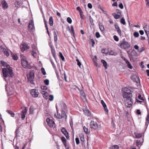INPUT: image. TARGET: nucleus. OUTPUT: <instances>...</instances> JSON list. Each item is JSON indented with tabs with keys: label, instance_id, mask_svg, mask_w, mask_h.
Listing matches in <instances>:
<instances>
[{
	"label": "nucleus",
	"instance_id": "obj_60",
	"mask_svg": "<svg viewBox=\"0 0 149 149\" xmlns=\"http://www.w3.org/2000/svg\"><path fill=\"white\" fill-rule=\"evenodd\" d=\"M95 36L97 38H98L100 37V35L99 32H97L95 33Z\"/></svg>",
	"mask_w": 149,
	"mask_h": 149
},
{
	"label": "nucleus",
	"instance_id": "obj_54",
	"mask_svg": "<svg viewBox=\"0 0 149 149\" xmlns=\"http://www.w3.org/2000/svg\"><path fill=\"white\" fill-rule=\"evenodd\" d=\"M50 61L52 65V66H53V68L55 69H56V67L55 66V65L54 64V62L51 59H50Z\"/></svg>",
	"mask_w": 149,
	"mask_h": 149
},
{
	"label": "nucleus",
	"instance_id": "obj_30",
	"mask_svg": "<svg viewBox=\"0 0 149 149\" xmlns=\"http://www.w3.org/2000/svg\"><path fill=\"white\" fill-rule=\"evenodd\" d=\"M147 27H148V26H147V25H146V26H145V27H143V28L144 29V30H145V33H146L147 35V37H148V44H149V36L148 35V33H147L148 32V31L146 30V29H145V28H147Z\"/></svg>",
	"mask_w": 149,
	"mask_h": 149
},
{
	"label": "nucleus",
	"instance_id": "obj_56",
	"mask_svg": "<svg viewBox=\"0 0 149 149\" xmlns=\"http://www.w3.org/2000/svg\"><path fill=\"white\" fill-rule=\"evenodd\" d=\"M116 31L118 33L119 35L121 36V30L120 28H118L116 30Z\"/></svg>",
	"mask_w": 149,
	"mask_h": 149
},
{
	"label": "nucleus",
	"instance_id": "obj_23",
	"mask_svg": "<svg viewBox=\"0 0 149 149\" xmlns=\"http://www.w3.org/2000/svg\"><path fill=\"white\" fill-rule=\"evenodd\" d=\"M101 62L103 64V65L105 68V69H107V62L103 59H102L101 60Z\"/></svg>",
	"mask_w": 149,
	"mask_h": 149
},
{
	"label": "nucleus",
	"instance_id": "obj_9",
	"mask_svg": "<svg viewBox=\"0 0 149 149\" xmlns=\"http://www.w3.org/2000/svg\"><path fill=\"white\" fill-rule=\"evenodd\" d=\"M30 93L32 96L34 97H37L39 94V92L37 90L36 91V90L34 89L31 90Z\"/></svg>",
	"mask_w": 149,
	"mask_h": 149
},
{
	"label": "nucleus",
	"instance_id": "obj_31",
	"mask_svg": "<svg viewBox=\"0 0 149 149\" xmlns=\"http://www.w3.org/2000/svg\"><path fill=\"white\" fill-rule=\"evenodd\" d=\"M112 15L114 18L116 19L119 18L120 17V15L116 14V13H113Z\"/></svg>",
	"mask_w": 149,
	"mask_h": 149
},
{
	"label": "nucleus",
	"instance_id": "obj_29",
	"mask_svg": "<svg viewBox=\"0 0 149 149\" xmlns=\"http://www.w3.org/2000/svg\"><path fill=\"white\" fill-rule=\"evenodd\" d=\"M83 129L85 133L86 134H89L90 133V131H88V129L86 128L85 126H84Z\"/></svg>",
	"mask_w": 149,
	"mask_h": 149
},
{
	"label": "nucleus",
	"instance_id": "obj_20",
	"mask_svg": "<svg viewBox=\"0 0 149 149\" xmlns=\"http://www.w3.org/2000/svg\"><path fill=\"white\" fill-rule=\"evenodd\" d=\"M11 55L12 57V58L15 60H17L18 59V57L17 55L16 54H14L11 53Z\"/></svg>",
	"mask_w": 149,
	"mask_h": 149
},
{
	"label": "nucleus",
	"instance_id": "obj_8",
	"mask_svg": "<svg viewBox=\"0 0 149 149\" xmlns=\"http://www.w3.org/2000/svg\"><path fill=\"white\" fill-rule=\"evenodd\" d=\"M21 61L22 65L23 67L24 68H27L28 67V62L23 58L21 59Z\"/></svg>",
	"mask_w": 149,
	"mask_h": 149
},
{
	"label": "nucleus",
	"instance_id": "obj_43",
	"mask_svg": "<svg viewBox=\"0 0 149 149\" xmlns=\"http://www.w3.org/2000/svg\"><path fill=\"white\" fill-rule=\"evenodd\" d=\"M48 93L47 92H45V93L43 94V97L44 98H45V99H47V97L48 96Z\"/></svg>",
	"mask_w": 149,
	"mask_h": 149
},
{
	"label": "nucleus",
	"instance_id": "obj_45",
	"mask_svg": "<svg viewBox=\"0 0 149 149\" xmlns=\"http://www.w3.org/2000/svg\"><path fill=\"white\" fill-rule=\"evenodd\" d=\"M120 22L121 24H123V25H125V19L123 17L120 20Z\"/></svg>",
	"mask_w": 149,
	"mask_h": 149
},
{
	"label": "nucleus",
	"instance_id": "obj_28",
	"mask_svg": "<svg viewBox=\"0 0 149 149\" xmlns=\"http://www.w3.org/2000/svg\"><path fill=\"white\" fill-rule=\"evenodd\" d=\"M134 134L135 136V137L136 138H140L142 137V134L140 133H138L136 132H135Z\"/></svg>",
	"mask_w": 149,
	"mask_h": 149
},
{
	"label": "nucleus",
	"instance_id": "obj_49",
	"mask_svg": "<svg viewBox=\"0 0 149 149\" xmlns=\"http://www.w3.org/2000/svg\"><path fill=\"white\" fill-rule=\"evenodd\" d=\"M85 113H87V115L88 116H91V112L88 110H86Z\"/></svg>",
	"mask_w": 149,
	"mask_h": 149
},
{
	"label": "nucleus",
	"instance_id": "obj_48",
	"mask_svg": "<svg viewBox=\"0 0 149 149\" xmlns=\"http://www.w3.org/2000/svg\"><path fill=\"white\" fill-rule=\"evenodd\" d=\"M44 83L46 85H48L49 84V80L48 79H46L44 80Z\"/></svg>",
	"mask_w": 149,
	"mask_h": 149
},
{
	"label": "nucleus",
	"instance_id": "obj_52",
	"mask_svg": "<svg viewBox=\"0 0 149 149\" xmlns=\"http://www.w3.org/2000/svg\"><path fill=\"white\" fill-rule=\"evenodd\" d=\"M89 18H90V22H91V24L92 25H94V24L93 22V19L92 18V17H91V16H90Z\"/></svg>",
	"mask_w": 149,
	"mask_h": 149
},
{
	"label": "nucleus",
	"instance_id": "obj_6",
	"mask_svg": "<svg viewBox=\"0 0 149 149\" xmlns=\"http://www.w3.org/2000/svg\"><path fill=\"white\" fill-rule=\"evenodd\" d=\"M46 121L48 125L50 127H54V125H55L54 121L48 118L46 119Z\"/></svg>",
	"mask_w": 149,
	"mask_h": 149
},
{
	"label": "nucleus",
	"instance_id": "obj_21",
	"mask_svg": "<svg viewBox=\"0 0 149 149\" xmlns=\"http://www.w3.org/2000/svg\"><path fill=\"white\" fill-rule=\"evenodd\" d=\"M99 25L100 31L103 32L104 31V25L100 22L99 23Z\"/></svg>",
	"mask_w": 149,
	"mask_h": 149
},
{
	"label": "nucleus",
	"instance_id": "obj_63",
	"mask_svg": "<svg viewBox=\"0 0 149 149\" xmlns=\"http://www.w3.org/2000/svg\"><path fill=\"white\" fill-rule=\"evenodd\" d=\"M83 13H81L79 14L82 20L84 18V15Z\"/></svg>",
	"mask_w": 149,
	"mask_h": 149
},
{
	"label": "nucleus",
	"instance_id": "obj_35",
	"mask_svg": "<svg viewBox=\"0 0 149 149\" xmlns=\"http://www.w3.org/2000/svg\"><path fill=\"white\" fill-rule=\"evenodd\" d=\"M5 89L6 91L8 92H10L11 91V90L10 89L9 87L8 86V85L7 84H6L5 85Z\"/></svg>",
	"mask_w": 149,
	"mask_h": 149
},
{
	"label": "nucleus",
	"instance_id": "obj_3",
	"mask_svg": "<svg viewBox=\"0 0 149 149\" xmlns=\"http://www.w3.org/2000/svg\"><path fill=\"white\" fill-rule=\"evenodd\" d=\"M28 81L31 84H34L35 80L34 72L33 70H31L29 73L27 75Z\"/></svg>",
	"mask_w": 149,
	"mask_h": 149
},
{
	"label": "nucleus",
	"instance_id": "obj_7",
	"mask_svg": "<svg viewBox=\"0 0 149 149\" xmlns=\"http://www.w3.org/2000/svg\"><path fill=\"white\" fill-rule=\"evenodd\" d=\"M90 127L94 130L98 128V125L96 122L93 121H91L90 123Z\"/></svg>",
	"mask_w": 149,
	"mask_h": 149
},
{
	"label": "nucleus",
	"instance_id": "obj_42",
	"mask_svg": "<svg viewBox=\"0 0 149 149\" xmlns=\"http://www.w3.org/2000/svg\"><path fill=\"white\" fill-rule=\"evenodd\" d=\"M41 72L42 73V74L44 75H45L46 74V72L45 71V69L43 68H41Z\"/></svg>",
	"mask_w": 149,
	"mask_h": 149
},
{
	"label": "nucleus",
	"instance_id": "obj_12",
	"mask_svg": "<svg viewBox=\"0 0 149 149\" xmlns=\"http://www.w3.org/2000/svg\"><path fill=\"white\" fill-rule=\"evenodd\" d=\"M34 27V24L33 21L32 19H31L29 21V23L28 27L31 30Z\"/></svg>",
	"mask_w": 149,
	"mask_h": 149
},
{
	"label": "nucleus",
	"instance_id": "obj_10",
	"mask_svg": "<svg viewBox=\"0 0 149 149\" xmlns=\"http://www.w3.org/2000/svg\"><path fill=\"white\" fill-rule=\"evenodd\" d=\"M61 131L65 136L67 139H69V136L68 132L65 128H63L61 129Z\"/></svg>",
	"mask_w": 149,
	"mask_h": 149
},
{
	"label": "nucleus",
	"instance_id": "obj_24",
	"mask_svg": "<svg viewBox=\"0 0 149 149\" xmlns=\"http://www.w3.org/2000/svg\"><path fill=\"white\" fill-rule=\"evenodd\" d=\"M51 52L52 54V56L56 60V54L55 53V51L54 48L51 49Z\"/></svg>",
	"mask_w": 149,
	"mask_h": 149
},
{
	"label": "nucleus",
	"instance_id": "obj_18",
	"mask_svg": "<svg viewBox=\"0 0 149 149\" xmlns=\"http://www.w3.org/2000/svg\"><path fill=\"white\" fill-rule=\"evenodd\" d=\"M69 30L70 31V32L71 33V34L72 35H73V36L74 37H75V32L74 30L73 26L72 25H71L70 26L71 30H70V28L69 27Z\"/></svg>",
	"mask_w": 149,
	"mask_h": 149
},
{
	"label": "nucleus",
	"instance_id": "obj_13",
	"mask_svg": "<svg viewBox=\"0 0 149 149\" xmlns=\"http://www.w3.org/2000/svg\"><path fill=\"white\" fill-rule=\"evenodd\" d=\"M101 102L102 105L103 107L104 108V111L107 113H108V109L107 107V105L106 104L104 103V102L103 101V100H102L101 101Z\"/></svg>",
	"mask_w": 149,
	"mask_h": 149
},
{
	"label": "nucleus",
	"instance_id": "obj_4",
	"mask_svg": "<svg viewBox=\"0 0 149 149\" xmlns=\"http://www.w3.org/2000/svg\"><path fill=\"white\" fill-rule=\"evenodd\" d=\"M120 47L122 49H126L130 48V46L129 43L124 39L123 40L122 43L120 44Z\"/></svg>",
	"mask_w": 149,
	"mask_h": 149
},
{
	"label": "nucleus",
	"instance_id": "obj_11",
	"mask_svg": "<svg viewBox=\"0 0 149 149\" xmlns=\"http://www.w3.org/2000/svg\"><path fill=\"white\" fill-rule=\"evenodd\" d=\"M1 4L2 6V8L4 9H7L8 8V3L5 0L1 1Z\"/></svg>",
	"mask_w": 149,
	"mask_h": 149
},
{
	"label": "nucleus",
	"instance_id": "obj_15",
	"mask_svg": "<svg viewBox=\"0 0 149 149\" xmlns=\"http://www.w3.org/2000/svg\"><path fill=\"white\" fill-rule=\"evenodd\" d=\"M2 51L4 54L7 57H8L9 55V53L8 52V50L3 47L2 48Z\"/></svg>",
	"mask_w": 149,
	"mask_h": 149
},
{
	"label": "nucleus",
	"instance_id": "obj_50",
	"mask_svg": "<svg viewBox=\"0 0 149 149\" xmlns=\"http://www.w3.org/2000/svg\"><path fill=\"white\" fill-rule=\"evenodd\" d=\"M20 4V3L19 1H17L15 2L14 3V5L15 6V7H18V6H19Z\"/></svg>",
	"mask_w": 149,
	"mask_h": 149
},
{
	"label": "nucleus",
	"instance_id": "obj_58",
	"mask_svg": "<svg viewBox=\"0 0 149 149\" xmlns=\"http://www.w3.org/2000/svg\"><path fill=\"white\" fill-rule=\"evenodd\" d=\"M75 141L77 145H78L79 143V141L78 138L77 137L75 138Z\"/></svg>",
	"mask_w": 149,
	"mask_h": 149
},
{
	"label": "nucleus",
	"instance_id": "obj_37",
	"mask_svg": "<svg viewBox=\"0 0 149 149\" xmlns=\"http://www.w3.org/2000/svg\"><path fill=\"white\" fill-rule=\"evenodd\" d=\"M79 137L82 143H83L84 141V136L81 134V135L79 136Z\"/></svg>",
	"mask_w": 149,
	"mask_h": 149
},
{
	"label": "nucleus",
	"instance_id": "obj_26",
	"mask_svg": "<svg viewBox=\"0 0 149 149\" xmlns=\"http://www.w3.org/2000/svg\"><path fill=\"white\" fill-rule=\"evenodd\" d=\"M49 23L51 26H52L53 24V18L52 17H50L49 20Z\"/></svg>",
	"mask_w": 149,
	"mask_h": 149
},
{
	"label": "nucleus",
	"instance_id": "obj_47",
	"mask_svg": "<svg viewBox=\"0 0 149 149\" xmlns=\"http://www.w3.org/2000/svg\"><path fill=\"white\" fill-rule=\"evenodd\" d=\"M77 10L79 11V14L81 13H83V12L82 10L81 9V8L79 7L78 6L77 7Z\"/></svg>",
	"mask_w": 149,
	"mask_h": 149
},
{
	"label": "nucleus",
	"instance_id": "obj_41",
	"mask_svg": "<svg viewBox=\"0 0 149 149\" xmlns=\"http://www.w3.org/2000/svg\"><path fill=\"white\" fill-rule=\"evenodd\" d=\"M43 20H44V21L45 24V27L46 28H47L48 26H47V22L45 20V17L43 15Z\"/></svg>",
	"mask_w": 149,
	"mask_h": 149
},
{
	"label": "nucleus",
	"instance_id": "obj_2",
	"mask_svg": "<svg viewBox=\"0 0 149 149\" xmlns=\"http://www.w3.org/2000/svg\"><path fill=\"white\" fill-rule=\"evenodd\" d=\"M6 68H3L2 69V71L3 76L5 78H7L8 77H13L14 76L12 68L8 64L6 66Z\"/></svg>",
	"mask_w": 149,
	"mask_h": 149
},
{
	"label": "nucleus",
	"instance_id": "obj_5",
	"mask_svg": "<svg viewBox=\"0 0 149 149\" xmlns=\"http://www.w3.org/2000/svg\"><path fill=\"white\" fill-rule=\"evenodd\" d=\"M61 115L60 114H58L57 113V115L56 116V117L58 119H61L62 118H65V119L67 118V115L65 112V111H61Z\"/></svg>",
	"mask_w": 149,
	"mask_h": 149
},
{
	"label": "nucleus",
	"instance_id": "obj_44",
	"mask_svg": "<svg viewBox=\"0 0 149 149\" xmlns=\"http://www.w3.org/2000/svg\"><path fill=\"white\" fill-rule=\"evenodd\" d=\"M133 35L135 38H137L139 37V34L138 32H135L134 33Z\"/></svg>",
	"mask_w": 149,
	"mask_h": 149
},
{
	"label": "nucleus",
	"instance_id": "obj_27",
	"mask_svg": "<svg viewBox=\"0 0 149 149\" xmlns=\"http://www.w3.org/2000/svg\"><path fill=\"white\" fill-rule=\"evenodd\" d=\"M109 54L111 55L116 56L117 54V53L116 52L111 50L109 52Z\"/></svg>",
	"mask_w": 149,
	"mask_h": 149
},
{
	"label": "nucleus",
	"instance_id": "obj_64",
	"mask_svg": "<svg viewBox=\"0 0 149 149\" xmlns=\"http://www.w3.org/2000/svg\"><path fill=\"white\" fill-rule=\"evenodd\" d=\"M121 9H122L123 8V4L122 3H120L118 6Z\"/></svg>",
	"mask_w": 149,
	"mask_h": 149
},
{
	"label": "nucleus",
	"instance_id": "obj_61",
	"mask_svg": "<svg viewBox=\"0 0 149 149\" xmlns=\"http://www.w3.org/2000/svg\"><path fill=\"white\" fill-rule=\"evenodd\" d=\"M138 97L139 99L142 100L143 101H144L145 100V99L142 97L141 95H139Z\"/></svg>",
	"mask_w": 149,
	"mask_h": 149
},
{
	"label": "nucleus",
	"instance_id": "obj_19",
	"mask_svg": "<svg viewBox=\"0 0 149 149\" xmlns=\"http://www.w3.org/2000/svg\"><path fill=\"white\" fill-rule=\"evenodd\" d=\"M61 111H66L67 109V107L65 104L64 102L62 103L61 104Z\"/></svg>",
	"mask_w": 149,
	"mask_h": 149
},
{
	"label": "nucleus",
	"instance_id": "obj_1",
	"mask_svg": "<svg viewBox=\"0 0 149 149\" xmlns=\"http://www.w3.org/2000/svg\"><path fill=\"white\" fill-rule=\"evenodd\" d=\"M123 96L125 102L126 106L127 107L130 108L132 105L133 100L132 98V94L131 92H123Z\"/></svg>",
	"mask_w": 149,
	"mask_h": 149
},
{
	"label": "nucleus",
	"instance_id": "obj_25",
	"mask_svg": "<svg viewBox=\"0 0 149 149\" xmlns=\"http://www.w3.org/2000/svg\"><path fill=\"white\" fill-rule=\"evenodd\" d=\"M6 111L11 115V116L12 117H14L15 116V114L11 111L10 110H6Z\"/></svg>",
	"mask_w": 149,
	"mask_h": 149
},
{
	"label": "nucleus",
	"instance_id": "obj_17",
	"mask_svg": "<svg viewBox=\"0 0 149 149\" xmlns=\"http://www.w3.org/2000/svg\"><path fill=\"white\" fill-rule=\"evenodd\" d=\"M21 50L22 52L24 51L26 49H29V47L27 45V44L26 43H24L22 47L21 48Z\"/></svg>",
	"mask_w": 149,
	"mask_h": 149
},
{
	"label": "nucleus",
	"instance_id": "obj_32",
	"mask_svg": "<svg viewBox=\"0 0 149 149\" xmlns=\"http://www.w3.org/2000/svg\"><path fill=\"white\" fill-rule=\"evenodd\" d=\"M146 125H148L149 123V115L147 114V117L146 118Z\"/></svg>",
	"mask_w": 149,
	"mask_h": 149
},
{
	"label": "nucleus",
	"instance_id": "obj_14",
	"mask_svg": "<svg viewBox=\"0 0 149 149\" xmlns=\"http://www.w3.org/2000/svg\"><path fill=\"white\" fill-rule=\"evenodd\" d=\"M26 109L23 110L21 114V118L23 120H24L25 117V115L26 113Z\"/></svg>",
	"mask_w": 149,
	"mask_h": 149
},
{
	"label": "nucleus",
	"instance_id": "obj_53",
	"mask_svg": "<svg viewBox=\"0 0 149 149\" xmlns=\"http://www.w3.org/2000/svg\"><path fill=\"white\" fill-rule=\"evenodd\" d=\"M67 20L69 24H71L72 23V20L70 17H68L67 19Z\"/></svg>",
	"mask_w": 149,
	"mask_h": 149
},
{
	"label": "nucleus",
	"instance_id": "obj_57",
	"mask_svg": "<svg viewBox=\"0 0 149 149\" xmlns=\"http://www.w3.org/2000/svg\"><path fill=\"white\" fill-rule=\"evenodd\" d=\"M113 38L114 40L116 41H118L119 40V38L117 36L114 35L113 36Z\"/></svg>",
	"mask_w": 149,
	"mask_h": 149
},
{
	"label": "nucleus",
	"instance_id": "obj_59",
	"mask_svg": "<svg viewBox=\"0 0 149 149\" xmlns=\"http://www.w3.org/2000/svg\"><path fill=\"white\" fill-rule=\"evenodd\" d=\"M136 142V145L137 146H139L141 144V142L140 140H137Z\"/></svg>",
	"mask_w": 149,
	"mask_h": 149
},
{
	"label": "nucleus",
	"instance_id": "obj_36",
	"mask_svg": "<svg viewBox=\"0 0 149 149\" xmlns=\"http://www.w3.org/2000/svg\"><path fill=\"white\" fill-rule=\"evenodd\" d=\"M76 61L77 62V64L79 66V68H81V63L80 62L79 60L78 59H76Z\"/></svg>",
	"mask_w": 149,
	"mask_h": 149
},
{
	"label": "nucleus",
	"instance_id": "obj_39",
	"mask_svg": "<svg viewBox=\"0 0 149 149\" xmlns=\"http://www.w3.org/2000/svg\"><path fill=\"white\" fill-rule=\"evenodd\" d=\"M61 139L63 143H66V139L64 136H62L61 137Z\"/></svg>",
	"mask_w": 149,
	"mask_h": 149
},
{
	"label": "nucleus",
	"instance_id": "obj_46",
	"mask_svg": "<svg viewBox=\"0 0 149 149\" xmlns=\"http://www.w3.org/2000/svg\"><path fill=\"white\" fill-rule=\"evenodd\" d=\"M34 109L32 107H30L29 109V112L31 114H33V113Z\"/></svg>",
	"mask_w": 149,
	"mask_h": 149
},
{
	"label": "nucleus",
	"instance_id": "obj_51",
	"mask_svg": "<svg viewBox=\"0 0 149 149\" xmlns=\"http://www.w3.org/2000/svg\"><path fill=\"white\" fill-rule=\"evenodd\" d=\"M1 63L3 66H6L7 64L6 62L2 60L1 61Z\"/></svg>",
	"mask_w": 149,
	"mask_h": 149
},
{
	"label": "nucleus",
	"instance_id": "obj_34",
	"mask_svg": "<svg viewBox=\"0 0 149 149\" xmlns=\"http://www.w3.org/2000/svg\"><path fill=\"white\" fill-rule=\"evenodd\" d=\"M137 54L136 52L134 50H133L132 51L131 53V56H135Z\"/></svg>",
	"mask_w": 149,
	"mask_h": 149
},
{
	"label": "nucleus",
	"instance_id": "obj_22",
	"mask_svg": "<svg viewBox=\"0 0 149 149\" xmlns=\"http://www.w3.org/2000/svg\"><path fill=\"white\" fill-rule=\"evenodd\" d=\"M125 61V62L127 64V66L130 69H132V67L130 63V62L128 61L126 59L124 58V59Z\"/></svg>",
	"mask_w": 149,
	"mask_h": 149
},
{
	"label": "nucleus",
	"instance_id": "obj_38",
	"mask_svg": "<svg viewBox=\"0 0 149 149\" xmlns=\"http://www.w3.org/2000/svg\"><path fill=\"white\" fill-rule=\"evenodd\" d=\"M59 56L61 58L62 60L63 61H65V58H64V57L63 56L62 53L61 52H60L59 53Z\"/></svg>",
	"mask_w": 149,
	"mask_h": 149
},
{
	"label": "nucleus",
	"instance_id": "obj_62",
	"mask_svg": "<svg viewBox=\"0 0 149 149\" xmlns=\"http://www.w3.org/2000/svg\"><path fill=\"white\" fill-rule=\"evenodd\" d=\"M119 148V146L117 145H114L113 147V149H118Z\"/></svg>",
	"mask_w": 149,
	"mask_h": 149
},
{
	"label": "nucleus",
	"instance_id": "obj_16",
	"mask_svg": "<svg viewBox=\"0 0 149 149\" xmlns=\"http://www.w3.org/2000/svg\"><path fill=\"white\" fill-rule=\"evenodd\" d=\"M131 78L133 81L137 82V80H139V78L138 77L135 75H132L131 77Z\"/></svg>",
	"mask_w": 149,
	"mask_h": 149
},
{
	"label": "nucleus",
	"instance_id": "obj_33",
	"mask_svg": "<svg viewBox=\"0 0 149 149\" xmlns=\"http://www.w3.org/2000/svg\"><path fill=\"white\" fill-rule=\"evenodd\" d=\"M19 133V128L17 127V128L16 129L15 131V134L16 137H17V136H19V135L18 134Z\"/></svg>",
	"mask_w": 149,
	"mask_h": 149
},
{
	"label": "nucleus",
	"instance_id": "obj_40",
	"mask_svg": "<svg viewBox=\"0 0 149 149\" xmlns=\"http://www.w3.org/2000/svg\"><path fill=\"white\" fill-rule=\"evenodd\" d=\"M124 92H131V91L130 90V89L129 88H127L126 87L124 88Z\"/></svg>",
	"mask_w": 149,
	"mask_h": 149
},
{
	"label": "nucleus",
	"instance_id": "obj_55",
	"mask_svg": "<svg viewBox=\"0 0 149 149\" xmlns=\"http://www.w3.org/2000/svg\"><path fill=\"white\" fill-rule=\"evenodd\" d=\"M54 96L52 95H50L49 96V100L50 101H52L53 100Z\"/></svg>",
	"mask_w": 149,
	"mask_h": 149
}]
</instances>
